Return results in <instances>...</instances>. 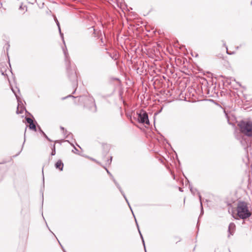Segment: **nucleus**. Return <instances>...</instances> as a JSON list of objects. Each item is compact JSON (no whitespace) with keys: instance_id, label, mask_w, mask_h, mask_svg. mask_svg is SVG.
<instances>
[{"instance_id":"f257e3e1","label":"nucleus","mask_w":252,"mask_h":252,"mask_svg":"<svg viewBox=\"0 0 252 252\" xmlns=\"http://www.w3.org/2000/svg\"><path fill=\"white\" fill-rule=\"evenodd\" d=\"M252 213L250 211L248 204L244 201L238 202L237 206L232 210V216L235 219L245 220L250 218Z\"/></svg>"},{"instance_id":"f03ea898","label":"nucleus","mask_w":252,"mask_h":252,"mask_svg":"<svg viewBox=\"0 0 252 252\" xmlns=\"http://www.w3.org/2000/svg\"><path fill=\"white\" fill-rule=\"evenodd\" d=\"M238 126L242 133L248 136H252V122L250 121H241Z\"/></svg>"},{"instance_id":"7ed1b4c3","label":"nucleus","mask_w":252,"mask_h":252,"mask_svg":"<svg viewBox=\"0 0 252 252\" xmlns=\"http://www.w3.org/2000/svg\"><path fill=\"white\" fill-rule=\"evenodd\" d=\"M138 121L142 124H149L148 114L146 112H141L138 115Z\"/></svg>"},{"instance_id":"20e7f679","label":"nucleus","mask_w":252,"mask_h":252,"mask_svg":"<svg viewBox=\"0 0 252 252\" xmlns=\"http://www.w3.org/2000/svg\"><path fill=\"white\" fill-rule=\"evenodd\" d=\"M26 121H27V122L29 124L30 128L35 131L36 130V126H35V124H34L33 121L32 120V119H31L30 118H27Z\"/></svg>"},{"instance_id":"39448f33","label":"nucleus","mask_w":252,"mask_h":252,"mask_svg":"<svg viewBox=\"0 0 252 252\" xmlns=\"http://www.w3.org/2000/svg\"><path fill=\"white\" fill-rule=\"evenodd\" d=\"M55 167L60 171L63 170V164L61 160H58L55 164Z\"/></svg>"},{"instance_id":"423d86ee","label":"nucleus","mask_w":252,"mask_h":252,"mask_svg":"<svg viewBox=\"0 0 252 252\" xmlns=\"http://www.w3.org/2000/svg\"><path fill=\"white\" fill-rule=\"evenodd\" d=\"M67 101L70 104H73L76 103V98L73 96L69 95L67 98Z\"/></svg>"},{"instance_id":"0eeeda50","label":"nucleus","mask_w":252,"mask_h":252,"mask_svg":"<svg viewBox=\"0 0 252 252\" xmlns=\"http://www.w3.org/2000/svg\"><path fill=\"white\" fill-rule=\"evenodd\" d=\"M229 231L231 235H233L235 229V225L234 223H231L229 225Z\"/></svg>"},{"instance_id":"6e6552de","label":"nucleus","mask_w":252,"mask_h":252,"mask_svg":"<svg viewBox=\"0 0 252 252\" xmlns=\"http://www.w3.org/2000/svg\"><path fill=\"white\" fill-rule=\"evenodd\" d=\"M85 100L86 101H89L90 102L91 104L93 105H94V101L93 100V98H88V97H86L85 98Z\"/></svg>"},{"instance_id":"1a4fd4ad","label":"nucleus","mask_w":252,"mask_h":252,"mask_svg":"<svg viewBox=\"0 0 252 252\" xmlns=\"http://www.w3.org/2000/svg\"><path fill=\"white\" fill-rule=\"evenodd\" d=\"M56 154V151H55V145L54 144L52 148V152L51 153V155L54 156Z\"/></svg>"},{"instance_id":"9d476101","label":"nucleus","mask_w":252,"mask_h":252,"mask_svg":"<svg viewBox=\"0 0 252 252\" xmlns=\"http://www.w3.org/2000/svg\"><path fill=\"white\" fill-rule=\"evenodd\" d=\"M177 240L176 242H180V241H181V239L180 238H177V240Z\"/></svg>"},{"instance_id":"9b49d317","label":"nucleus","mask_w":252,"mask_h":252,"mask_svg":"<svg viewBox=\"0 0 252 252\" xmlns=\"http://www.w3.org/2000/svg\"><path fill=\"white\" fill-rule=\"evenodd\" d=\"M226 52H227V54H231V53H229V52L228 51V49H227Z\"/></svg>"}]
</instances>
